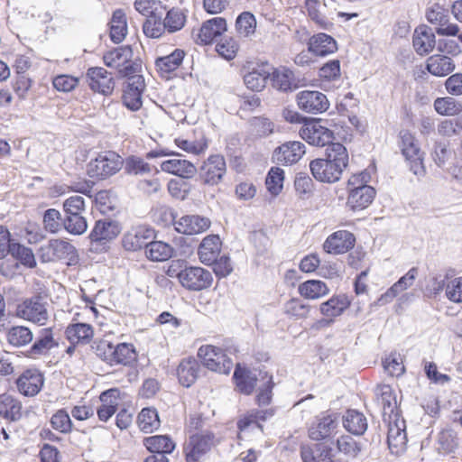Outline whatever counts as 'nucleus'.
Instances as JSON below:
<instances>
[{"instance_id":"obj_1","label":"nucleus","mask_w":462,"mask_h":462,"mask_svg":"<svg viewBox=\"0 0 462 462\" xmlns=\"http://www.w3.org/2000/svg\"><path fill=\"white\" fill-rule=\"evenodd\" d=\"M50 308L48 294L38 292L17 304L15 316L35 325L45 326L51 318Z\"/></svg>"},{"instance_id":"obj_2","label":"nucleus","mask_w":462,"mask_h":462,"mask_svg":"<svg viewBox=\"0 0 462 462\" xmlns=\"http://www.w3.org/2000/svg\"><path fill=\"white\" fill-rule=\"evenodd\" d=\"M122 166L123 159L116 152L106 151L88 163L87 173L92 179L103 180L116 174Z\"/></svg>"},{"instance_id":"obj_3","label":"nucleus","mask_w":462,"mask_h":462,"mask_svg":"<svg viewBox=\"0 0 462 462\" xmlns=\"http://www.w3.org/2000/svg\"><path fill=\"white\" fill-rule=\"evenodd\" d=\"M198 356L205 367L218 374H228L234 365L222 348L212 345L201 346Z\"/></svg>"},{"instance_id":"obj_4","label":"nucleus","mask_w":462,"mask_h":462,"mask_svg":"<svg viewBox=\"0 0 462 462\" xmlns=\"http://www.w3.org/2000/svg\"><path fill=\"white\" fill-rule=\"evenodd\" d=\"M300 137L314 146L323 147L329 144L333 139V133L320 125V119H311L306 122L300 130Z\"/></svg>"},{"instance_id":"obj_5","label":"nucleus","mask_w":462,"mask_h":462,"mask_svg":"<svg viewBox=\"0 0 462 462\" xmlns=\"http://www.w3.org/2000/svg\"><path fill=\"white\" fill-rule=\"evenodd\" d=\"M154 237V230L147 225L132 226L122 238V245L125 251L135 252L143 246L147 248L149 240Z\"/></svg>"},{"instance_id":"obj_6","label":"nucleus","mask_w":462,"mask_h":462,"mask_svg":"<svg viewBox=\"0 0 462 462\" xmlns=\"http://www.w3.org/2000/svg\"><path fill=\"white\" fill-rule=\"evenodd\" d=\"M296 102L300 110L309 114H321L329 107L327 96L316 90H302L296 96Z\"/></svg>"},{"instance_id":"obj_7","label":"nucleus","mask_w":462,"mask_h":462,"mask_svg":"<svg viewBox=\"0 0 462 462\" xmlns=\"http://www.w3.org/2000/svg\"><path fill=\"white\" fill-rule=\"evenodd\" d=\"M339 429V422L335 414L321 413L309 429V436L313 440H323L334 437Z\"/></svg>"},{"instance_id":"obj_8","label":"nucleus","mask_w":462,"mask_h":462,"mask_svg":"<svg viewBox=\"0 0 462 462\" xmlns=\"http://www.w3.org/2000/svg\"><path fill=\"white\" fill-rule=\"evenodd\" d=\"M179 280L182 286L191 291H200L210 286L211 273L201 267H189L180 271Z\"/></svg>"},{"instance_id":"obj_9","label":"nucleus","mask_w":462,"mask_h":462,"mask_svg":"<svg viewBox=\"0 0 462 462\" xmlns=\"http://www.w3.org/2000/svg\"><path fill=\"white\" fill-rule=\"evenodd\" d=\"M225 158L220 154L209 156L200 167L199 175L206 184H217L226 174Z\"/></svg>"},{"instance_id":"obj_10","label":"nucleus","mask_w":462,"mask_h":462,"mask_svg":"<svg viewBox=\"0 0 462 462\" xmlns=\"http://www.w3.org/2000/svg\"><path fill=\"white\" fill-rule=\"evenodd\" d=\"M310 168L312 176L320 182L334 183L340 180L344 171L338 169L337 163L326 159H315L310 162Z\"/></svg>"},{"instance_id":"obj_11","label":"nucleus","mask_w":462,"mask_h":462,"mask_svg":"<svg viewBox=\"0 0 462 462\" xmlns=\"http://www.w3.org/2000/svg\"><path fill=\"white\" fill-rule=\"evenodd\" d=\"M213 445V435L210 433H198L189 437L184 448L187 462H198Z\"/></svg>"},{"instance_id":"obj_12","label":"nucleus","mask_w":462,"mask_h":462,"mask_svg":"<svg viewBox=\"0 0 462 462\" xmlns=\"http://www.w3.org/2000/svg\"><path fill=\"white\" fill-rule=\"evenodd\" d=\"M387 442L392 452L398 453L406 445L405 421L398 414L388 417Z\"/></svg>"},{"instance_id":"obj_13","label":"nucleus","mask_w":462,"mask_h":462,"mask_svg":"<svg viewBox=\"0 0 462 462\" xmlns=\"http://www.w3.org/2000/svg\"><path fill=\"white\" fill-rule=\"evenodd\" d=\"M88 85L93 91L109 96L115 88V81L109 72L104 68L95 67L88 69Z\"/></svg>"},{"instance_id":"obj_14","label":"nucleus","mask_w":462,"mask_h":462,"mask_svg":"<svg viewBox=\"0 0 462 462\" xmlns=\"http://www.w3.org/2000/svg\"><path fill=\"white\" fill-rule=\"evenodd\" d=\"M121 232L120 226L117 222L104 219L96 222L93 230L90 233L92 241V250L97 251L103 240L110 241L116 238Z\"/></svg>"},{"instance_id":"obj_15","label":"nucleus","mask_w":462,"mask_h":462,"mask_svg":"<svg viewBox=\"0 0 462 462\" xmlns=\"http://www.w3.org/2000/svg\"><path fill=\"white\" fill-rule=\"evenodd\" d=\"M145 84L143 76H134L127 80L123 95L124 105L132 111H137L142 106V94Z\"/></svg>"},{"instance_id":"obj_16","label":"nucleus","mask_w":462,"mask_h":462,"mask_svg":"<svg viewBox=\"0 0 462 462\" xmlns=\"http://www.w3.org/2000/svg\"><path fill=\"white\" fill-rule=\"evenodd\" d=\"M57 346L58 342L54 338L53 328H45L40 330L34 343L27 350L26 356L35 359L48 355L52 348Z\"/></svg>"},{"instance_id":"obj_17","label":"nucleus","mask_w":462,"mask_h":462,"mask_svg":"<svg viewBox=\"0 0 462 462\" xmlns=\"http://www.w3.org/2000/svg\"><path fill=\"white\" fill-rule=\"evenodd\" d=\"M355 236L347 230H338L329 236L323 247L326 252L333 254H340L350 250L355 245Z\"/></svg>"},{"instance_id":"obj_18","label":"nucleus","mask_w":462,"mask_h":462,"mask_svg":"<svg viewBox=\"0 0 462 462\" xmlns=\"http://www.w3.org/2000/svg\"><path fill=\"white\" fill-rule=\"evenodd\" d=\"M43 375L35 369L24 371L16 380L19 392L25 396L36 395L43 386Z\"/></svg>"},{"instance_id":"obj_19","label":"nucleus","mask_w":462,"mask_h":462,"mask_svg":"<svg viewBox=\"0 0 462 462\" xmlns=\"http://www.w3.org/2000/svg\"><path fill=\"white\" fill-rule=\"evenodd\" d=\"M244 82L253 91H261L264 88L266 81L271 75L267 64H256L244 69Z\"/></svg>"},{"instance_id":"obj_20","label":"nucleus","mask_w":462,"mask_h":462,"mask_svg":"<svg viewBox=\"0 0 462 462\" xmlns=\"http://www.w3.org/2000/svg\"><path fill=\"white\" fill-rule=\"evenodd\" d=\"M350 304L351 300L344 293L332 296L329 300L320 304V313L329 319V320L324 319L321 322L326 324L331 323L333 319L342 315Z\"/></svg>"},{"instance_id":"obj_21","label":"nucleus","mask_w":462,"mask_h":462,"mask_svg":"<svg viewBox=\"0 0 462 462\" xmlns=\"http://www.w3.org/2000/svg\"><path fill=\"white\" fill-rule=\"evenodd\" d=\"M304 7L310 21L319 28L329 31L333 27V23L325 13L327 5L323 0H305Z\"/></svg>"},{"instance_id":"obj_22","label":"nucleus","mask_w":462,"mask_h":462,"mask_svg":"<svg viewBox=\"0 0 462 462\" xmlns=\"http://www.w3.org/2000/svg\"><path fill=\"white\" fill-rule=\"evenodd\" d=\"M375 196V190L368 185H361L353 188L347 198V206L353 210H361L367 208Z\"/></svg>"},{"instance_id":"obj_23","label":"nucleus","mask_w":462,"mask_h":462,"mask_svg":"<svg viewBox=\"0 0 462 462\" xmlns=\"http://www.w3.org/2000/svg\"><path fill=\"white\" fill-rule=\"evenodd\" d=\"M305 153V145L299 141L286 142L275 150L276 160L285 164L296 163Z\"/></svg>"},{"instance_id":"obj_24","label":"nucleus","mask_w":462,"mask_h":462,"mask_svg":"<svg viewBox=\"0 0 462 462\" xmlns=\"http://www.w3.org/2000/svg\"><path fill=\"white\" fill-rule=\"evenodd\" d=\"M308 46L313 55L319 57H325L334 53L337 50L336 40L332 36L323 32L312 35L308 42Z\"/></svg>"},{"instance_id":"obj_25","label":"nucleus","mask_w":462,"mask_h":462,"mask_svg":"<svg viewBox=\"0 0 462 462\" xmlns=\"http://www.w3.org/2000/svg\"><path fill=\"white\" fill-rule=\"evenodd\" d=\"M226 22L222 17H215L203 23L199 32L198 34V40L201 44H209L217 37L220 36L226 31Z\"/></svg>"},{"instance_id":"obj_26","label":"nucleus","mask_w":462,"mask_h":462,"mask_svg":"<svg viewBox=\"0 0 462 462\" xmlns=\"http://www.w3.org/2000/svg\"><path fill=\"white\" fill-rule=\"evenodd\" d=\"M209 226L208 218L196 215L184 216L175 223L176 231L185 235L199 234L208 229Z\"/></svg>"},{"instance_id":"obj_27","label":"nucleus","mask_w":462,"mask_h":462,"mask_svg":"<svg viewBox=\"0 0 462 462\" xmlns=\"http://www.w3.org/2000/svg\"><path fill=\"white\" fill-rule=\"evenodd\" d=\"M200 370L199 363L194 357L182 359L177 368V376L180 383L184 387H190L198 379Z\"/></svg>"},{"instance_id":"obj_28","label":"nucleus","mask_w":462,"mask_h":462,"mask_svg":"<svg viewBox=\"0 0 462 462\" xmlns=\"http://www.w3.org/2000/svg\"><path fill=\"white\" fill-rule=\"evenodd\" d=\"M66 338L72 345H87L94 336V328L87 323H72L65 329Z\"/></svg>"},{"instance_id":"obj_29","label":"nucleus","mask_w":462,"mask_h":462,"mask_svg":"<svg viewBox=\"0 0 462 462\" xmlns=\"http://www.w3.org/2000/svg\"><path fill=\"white\" fill-rule=\"evenodd\" d=\"M161 170L186 179L191 178L197 173V168L193 163L180 158L163 161L161 163Z\"/></svg>"},{"instance_id":"obj_30","label":"nucleus","mask_w":462,"mask_h":462,"mask_svg":"<svg viewBox=\"0 0 462 462\" xmlns=\"http://www.w3.org/2000/svg\"><path fill=\"white\" fill-rule=\"evenodd\" d=\"M454 60L442 54L430 56L426 61V69L433 76L446 77L455 69Z\"/></svg>"},{"instance_id":"obj_31","label":"nucleus","mask_w":462,"mask_h":462,"mask_svg":"<svg viewBox=\"0 0 462 462\" xmlns=\"http://www.w3.org/2000/svg\"><path fill=\"white\" fill-rule=\"evenodd\" d=\"M412 43L419 55H426L434 49L436 37L431 29L420 26L414 32Z\"/></svg>"},{"instance_id":"obj_32","label":"nucleus","mask_w":462,"mask_h":462,"mask_svg":"<svg viewBox=\"0 0 462 462\" xmlns=\"http://www.w3.org/2000/svg\"><path fill=\"white\" fill-rule=\"evenodd\" d=\"M119 391L116 388L106 390L100 394V407L97 409V416L100 420L106 421L116 411L118 405Z\"/></svg>"},{"instance_id":"obj_33","label":"nucleus","mask_w":462,"mask_h":462,"mask_svg":"<svg viewBox=\"0 0 462 462\" xmlns=\"http://www.w3.org/2000/svg\"><path fill=\"white\" fill-rule=\"evenodd\" d=\"M374 393L376 396V400L378 403L382 406L383 411V415H395L398 414L397 408V400L396 396L393 393V388L389 384H379L376 386L374 390Z\"/></svg>"},{"instance_id":"obj_34","label":"nucleus","mask_w":462,"mask_h":462,"mask_svg":"<svg viewBox=\"0 0 462 462\" xmlns=\"http://www.w3.org/2000/svg\"><path fill=\"white\" fill-rule=\"evenodd\" d=\"M0 415L7 420L18 421L23 416L22 402L11 394H1Z\"/></svg>"},{"instance_id":"obj_35","label":"nucleus","mask_w":462,"mask_h":462,"mask_svg":"<svg viewBox=\"0 0 462 462\" xmlns=\"http://www.w3.org/2000/svg\"><path fill=\"white\" fill-rule=\"evenodd\" d=\"M300 457L303 462H333L332 450L324 444L301 446Z\"/></svg>"},{"instance_id":"obj_36","label":"nucleus","mask_w":462,"mask_h":462,"mask_svg":"<svg viewBox=\"0 0 462 462\" xmlns=\"http://www.w3.org/2000/svg\"><path fill=\"white\" fill-rule=\"evenodd\" d=\"M133 57V51L130 46H121L106 51L103 56L106 66L116 69L129 63Z\"/></svg>"},{"instance_id":"obj_37","label":"nucleus","mask_w":462,"mask_h":462,"mask_svg":"<svg viewBox=\"0 0 462 462\" xmlns=\"http://www.w3.org/2000/svg\"><path fill=\"white\" fill-rule=\"evenodd\" d=\"M184 56L185 53L182 50L176 49L171 54L158 58L155 65L161 76L168 78L170 73L175 71L180 66Z\"/></svg>"},{"instance_id":"obj_38","label":"nucleus","mask_w":462,"mask_h":462,"mask_svg":"<svg viewBox=\"0 0 462 462\" xmlns=\"http://www.w3.org/2000/svg\"><path fill=\"white\" fill-rule=\"evenodd\" d=\"M136 360L137 353L134 345L128 343H120L116 346L114 345L110 365H132L136 362Z\"/></svg>"},{"instance_id":"obj_39","label":"nucleus","mask_w":462,"mask_h":462,"mask_svg":"<svg viewBox=\"0 0 462 462\" xmlns=\"http://www.w3.org/2000/svg\"><path fill=\"white\" fill-rule=\"evenodd\" d=\"M417 275V269L411 268L404 276L399 279L386 292L378 299L379 304L392 301L401 291L411 286Z\"/></svg>"},{"instance_id":"obj_40","label":"nucleus","mask_w":462,"mask_h":462,"mask_svg":"<svg viewBox=\"0 0 462 462\" xmlns=\"http://www.w3.org/2000/svg\"><path fill=\"white\" fill-rule=\"evenodd\" d=\"M272 85L280 91H290L297 88L292 70L282 67L274 69L270 77Z\"/></svg>"},{"instance_id":"obj_41","label":"nucleus","mask_w":462,"mask_h":462,"mask_svg":"<svg viewBox=\"0 0 462 462\" xmlns=\"http://www.w3.org/2000/svg\"><path fill=\"white\" fill-rule=\"evenodd\" d=\"M343 424L347 431L356 436L363 435L368 428L365 416L356 410H348L346 411L344 416Z\"/></svg>"},{"instance_id":"obj_42","label":"nucleus","mask_w":462,"mask_h":462,"mask_svg":"<svg viewBox=\"0 0 462 462\" xmlns=\"http://www.w3.org/2000/svg\"><path fill=\"white\" fill-rule=\"evenodd\" d=\"M143 445L146 448L155 454L171 453L175 448V443L168 435H155L143 439Z\"/></svg>"},{"instance_id":"obj_43","label":"nucleus","mask_w":462,"mask_h":462,"mask_svg":"<svg viewBox=\"0 0 462 462\" xmlns=\"http://www.w3.org/2000/svg\"><path fill=\"white\" fill-rule=\"evenodd\" d=\"M233 378L239 392L245 394L253 393L257 381V375L254 372L237 365L235 369Z\"/></svg>"},{"instance_id":"obj_44","label":"nucleus","mask_w":462,"mask_h":462,"mask_svg":"<svg viewBox=\"0 0 462 462\" xmlns=\"http://www.w3.org/2000/svg\"><path fill=\"white\" fill-rule=\"evenodd\" d=\"M127 34V23L125 14L121 10L113 13L110 21V38L115 43L122 42Z\"/></svg>"},{"instance_id":"obj_45","label":"nucleus","mask_w":462,"mask_h":462,"mask_svg":"<svg viewBox=\"0 0 462 462\" xmlns=\"http://www.w3.org/2000/svg\"><path fill=\"white\" fill-rule=\"evenodd\" d=\"M221 245L218 236L210 235L206 236L199 247V260H218Z\"/></svg>"},{"instance_id":"obj_46","label":"nucleus","mask_w":462,"mask_h":462,"mask_svg":"<svg viewBox=\"0 0 462 462\" xmlns=\"http://www.w3.org/2000/svg\"><path fill=\"white\" fill-rule=\"evenodd\" d=\"M7 342L14 347H22L33 339L32 331L25 326H14L6 333Z\"/></svg>"},{"instance_id":"obj_47","label":"nucleus","mask_w":462,"mask_h":462,"mask_svg":"<svg viewBox=\"0 0 462 462\" xmlns=\"http://www.w3.org/2000/svg\"><path fill=\"white\" fill-rule=\"evenodd\" d=\"M140 430L144 433H152L161 426V420L157 410L154 408H143L137 417Z\"/></svg>"},{"instance_id":"obj_48","label":"nucleus","mask_w":462,"mask_h":462,"mask_svg":"<svg viewBox=\"0 0 462 462\" xmlns=\"http://www.w3.org/2000/svg\"><path fill=\"white\" fill-rule=\"evenodd\" d=\"M299 292L306 299L316 300L328 294L329 289L321 281L309 280L299 286Z\"/></svg>"},{"instance_id":"obj_49","label":"nucleus","mask_w":462,"mask_h":462,"mask_svg":"<svg viewBox=\"0 0 462 462\" xmlns=\"http://www.w3.org/2000/svg\"><path fill=\"white\" fill-rule=\"evenodd\" d=\"M399 145L405 159H411L422 153L415 136L408 130H402L399 134Z\"/></svg>"},{"instance_id":"obj_50","label":"nucleus","mask_w":462,"mask_h":462,"mask_svg":"<svg viewBox=\"0 0 462 462\" xmlns=\"http://www.w3.org/2000/svg\"><path fill=\"white\" fill-rule=\"evenodd\" d=\"M326 156L332 163H337L338 169L344 171L348 165V152L346 148L339 143H330L328 144Z\"/></svg>"},{"instance_id":"obj_51","label":"nucleus","mask_w":462,"mask_h":462,"mask_svg":"<svg viewBox=\"0 0 462 462\" xmlns=\"http://www.w3.org/2000/svg\"><path fill=\"white\" fill-rule=\"evenodd\" d=\"M148 260H170L174 257L173 248L162 241L150 242L146 248Z\"/></svg>"},{"instance_id":"obj_52","label":"nucleus","mask_w":462,"mask_h":462,"mask_svg":"<svg viewBox=\"0 0 462 462\" xmlns=\"http://www.w3.org/2000/svg\"><path fill=\"white\" fill-rule=\"evenodd\" d=\"M434 108L441 116H454L462 112V103L451 97H438Z\"/></svg>"},{"instance_id":"obj_53","label":"nucleus","mask_w":462,"mask_h":462,"mask_svg":"<svg viewBox=\"0 0 462 462\" xmlns=\"http://www.w3.org/2000/svg\"><path fill=\"white\" fill-rule=\"evenodd\" d=\"M256 19L250 12L241 13L236 21V30L240 37L250 38L255 32Z\"/></svg>"},{"instance_id":"obj_54","label":"nucleus","mask_w":462,"mask_h":462,"mask_svg":"<svg viewBox=\"0 0 462 462\" xmlns=\"http://www.w3.org/2000/svg\"><path fill=\"white\" fill-rule=\"evenodd\" d=\"M163 14H155L146 17L143 24V32L145 36L157 39L163 35L166 32L164 21L162 19Z\"/></svg>"},{"instance_id":"obj_55","label":"nucleus","mask_w":462,"mask_h":462,"mask_svg":"<svg viewBox=\"0 0 462 462\" xmlns=\"http://www.w3.org/2000/svg\"><path fill=\"white\" fill-rule=\"evenodd\" d=\"M134 9L142 15L148 17L155 14H164L165 7L160 0H135Z\"/></svg>"},{"instance_id":"obj_56","label":"nucleus","mask_w":462,"mask_h":462,"mask_svg":"<svg viewBox=\"0 0 462 462\" xmlns=\"http://www.w3.org/2000/svg\"><path fill=\"white\" fill-rule=\"evenodd\" d=\"M50 248L53 255L60 260H74L77 256L75 247L67 241L53 240L50 243Z\"/></svg>"},{"instance_id":"obj_57","label":"nucleus","mask_w":462,"mask_h":462,"mask_svg":"<svg viewBox=\"0 0 462 462\" xmlns=\"http://www.w3.org/2000/svg\"><path fill=\"white\" fill-rule=\"evenodd\" d=\"M284 172L278 167H273L266 177L265 184L269 192L277 196L282 189Z\"/></svg>"},{"instance_id":"obj_58","label":"nucleus","mask_w":462,"mask_h":462,"mask_svg":"<svg viewBox=\"0 0 462 462\" xmlns=\"http://www.w3.org/2000/svg\"><path fill=\"white\" fill-rule=\"evenodd\" d=\"M163 21L165 24V30L168 32L172 33L180 31L184 26L186 16L181 11L173 8L167 12Z\"/></svg>"},{"instance_id":"obj_59","label":"nucleus","mask_w":462,"mask_h":462,"mask_svg":"<svg viewBox=\"0 0 462 462\" xmlns=\"http://www.w3.org/2000/svg\"><path fill=\"white\" fill-rule=\"evenodd\" d=\"M438 443L443 452L451 453L458 447V438L454 430H443L439 433Z\"/></svg>"},{"instance_id":"obj_60","label":"nucleus","mask_w":462,"mask_h":462,"mask_svg":"<svg viewBox=\"0 0 462 462\" xmlns=\"http://www.w3.org/2000/svg\"><path fill=\"white\" fill-rule=\"evenodd\" d=\"M51 424L55 430L64 434L69 433L73 425L69 413L63 409L57 411L51 416Z\"/></svg>"},{"instance_id":"obj_61","label":"nucleus","mask_w":462,"mask_h":462,"mask_svg":"<svg viewBox=\"0 0 462 462\" xmlns=\"http://www.w3.org/2000/svg\"><path fill=\"white\" fill-rule=\"evenodd\" d=\"M239 50V44L232 37H226L222 39L217 45V52L227 60L235 59Z\"/></svg>"},{"instance_id":"obj_62","label":"nucleus","mask_w":462,"mask_h":462,"mask_svg":"<svg viewBox=\"0 0 462 462\" xmlns=\"http://www.w3.org/2000/svg\"><path fill=\"white\" fill-rule=\"evenodd\" d=\"M338 452L348 457H356L360 451L356 441L349 435H343L337 439Z\"/></svg>"},{"instance_id":"obj_63","label":"nucleus","mask_w":462,"mask_h":462,"mask_svg":"<svg viewBox=\"0 0 462 462\" xmlns=\"http://www.w3.org/2000/svg\"><path fill=\"white\" fill-rule=\"evenodd\" d=\"M173 210L166 206H159L152 210V219L158 225L167 226L177 222L175 221Z\"/></svg>"},{"instance_id":"obj_64","label":"nucleus","mask_w":462,"mask_h":462,"mask_svg":"<svg viewBox=\"0 0 462 462\" xmlns=\"http://www.w3.org/2000/svg\"><path fill=\"white\" fill-rule=\"evenodd\" d=\"M64 226L70 234L81 235L87 230L88 224L81 215L67 216L64 220Z\"/></svg>"}]
</instances>
